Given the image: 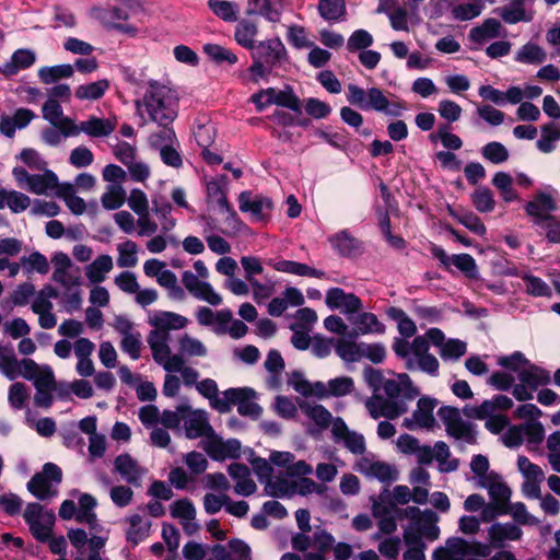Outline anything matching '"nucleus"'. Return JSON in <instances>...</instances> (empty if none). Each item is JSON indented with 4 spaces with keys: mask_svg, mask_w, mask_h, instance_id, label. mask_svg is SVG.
Instances as JSON below:
<instances>
[{
    "mask_svg": "<svg viewBox=\"0 0 560 560\" xmlns=\"http://www.w3.org/2000/svg\"><path fill=\"white\" fill-rule=\"evenodd\" d=\"M385 397L373 394L365 401V407L370 416L374 419L381 417L395 419L408 410V400L415 399L419 395V389L413 386L410 377L406 373L398 374L396 377L386 378L382 389Z\"/></svg>",
    "mask_w": 560,
    "mask_h": 560,
    "instance_id": "f257e3e1",
    "label": "nucleus"
},
{
    "mask_svg": "<svg viewBox=\"0 0 560 560\" xmlns=\"http://www.w3.org/2000/svg\"><path fill=\"white\" fill-rule=\"evenodd\" d=\"M90 15L106 30L116 31L130 38L140 37L144 33L139 24L128 23L131 18H138V22L142 23L145 8L141 0H119L118 4L95 5Z\"/></svg>",
    "mask_w": 560,
    "mask_h": 560,
    "instance_id": "f03ea898",
    "label": "nucleus"
},
{
    "mask_svg": "<svg viewBox=\"0 0 560 560\" xmlns=\"http://www.w3.org/2000/svg\"><path fill=\"white\" fill-rule=\"evenodd\" d=\"M138 112L144 110L150 120L161 127L170 126L178 113V100L175 93L158 81H150L143 96L137 102Z\"/></svg>",
    "mask_w": 560,
    "mask_h": 560,
    "instance_id": "7ed1b4c3",
    "label": "nucleus"
},
{
    "mask_svg": "<svg viewBox=\"0 0 560 560\" xmlns=\"http://www.w3.org/2000/svg\"><path fill=\"white\" fill-rule=\"evenodd\" d=\"M347 101L362 110H374L390 117H400L407 109L404 100L375 86L364 90L355 84H349Z\"/></svg>",
    "mask_w": 560,
    "mask_h": 560,
    "instance_id": "20e7f679",
    "label": "nucleus"
},
{
    "mask_svg": "<svg viewBox=\"0 0 560 560\" xmlns=\"http://www.w3.org/2000/svg\"><path fill=\"white\" fill-rule=\"evenodd\" d=\"M194 268L196 273L189 270L183 272L182 282L186 290L199 301H205L213 306L220 305L222 302L221 295L206 281L209 277V270L205 262L197 260L194 262Z\"/></svg>",
    "mask_w": 560,
    "mask_h": 560,
    "instance_id": "39448f33",
    "label": "nucleus"
},
{
    "mask_svg": "<svg viewBox=\"0 0 560 560\" xmlns=\"http://www.w3.org/2000/svg\"><path fill=\"white\" fill-rule=\"evenodd\" d=\"M24 521L28 525L33 537L45 542L49 540L55 525V514L51 510L38 503H28L23 513Z\"/></svg>",
    "mask_w": 560,
    "mask_h": 560,
    "instance_id": "423d86ee",
    "label": "nucleus"
},
{
    "mask_svg": "<svg viewBox=\"0 0 560 560\" xmlns=\"http://www.w3.org/2000/svg\"><path fill=\"white\" fill-rule=\"evenodd\" d=\"M170 334L151 331L148 336L153 360L161 365L167 373H175L184 364V359L179 354H173L170 348Z\"/></svg>",
    "mask_w": 560,
    "mask_h": 560,
    "instance_id": "0eeeda50",
    "label": "nucleus"
},
{
    "mask_svg": "<svg viewBox=\"0 0 560 560\" xmlns=\"http://www.w3.org/2000/svg\"><path fill=\"white\" fill-rule=\"evenodd\" d=\"M61 469L52 463L44 465L42 472L33 476L27 483L28 491L39 500L55 497L56 487L61 482Z\"/></svg>",
    "mask_w": 560,
    "mask_h": 560,
    "instance_id": "6e6552de",
    "label": "nucleus"
},
{
    "mask_svg": "<svg viewBox=\"0 0 560 560\" xmlns=\"http://www.w3.org/2000/svg\"><path fill=\"white\" fill-rule=\"evenodd\" d=\"M438 416L444 423L450 436L467 444L476 442V432L472 424L462 418L457 408L451 406L441 407L438 410Z\"/></svg>",
    "mask_w": 560,
    "mask_h": 560,
    "instance_id": "1a4fd4ad",
    "label": "nucleus"
},
{
    "mask_svg": "<svg viewBox=\"0 0 560 560\" xmlns=\"http://www.w3.org/2000/svg\"><path fill=\"white\" fill-rule=\"evenodd\" d=\"M436 406L438 400L435 398L429 396L421 397L412 415L404 419L402 425L410 431L420 429L433 431L439 427L433 413Z\"/></svg>",
    "mask_w": 560,
    "mask_h": 560,
    "instance_id": "9d476101",
    "label": "nucleus"
},
{
    "mask_svg": "<svg viewBox=\"0 0 560 560\" xmlns=\"http://www.w3.org/2000/svg\"><path fill=\"white\" fill-rule=\"evenodd\" d=\"M24 378L33 382L36 393L34 404L37 407L48 408L52 404V392L56 383L52 370L48 365H38L35 371L31 372V376Z\"/></svg>",
    "mask_w": 560,
    "mask_h": 560,
    "instance_id": "9b49d317",
    "label": "nucleus"
},
{
    "mask_svg": "<svg viewBox=\"0 0 560 560\" xmlns=\"http://www.w3.org/2000/svg\"><path fill=\"white\" fill-rule=\"evenodd\" d=\"M37 369V363L32 359L18 360L11 346L0 343V373L13 381L20 376H31V372Z\"/></svg>",
    "mask_w": 560,
    "mask_h": 560,
    "instance_id": "f8f14e48",
    "label": "nucleus"
},
{
    "mask_svg": "<svg viewBox=\"0 0 560 560\" xmlns=\"http://www.w3.org/2000/svg\"><path fill=\"white\" fill-rule=\"evenodd\" d=\"M58 298V292L50 285L38 291L32 303L31 310L38 316V325L43 329H51L57 325V316L54 314L52 299Z\"/></svg>",
    "mask_w": 560,
    "mask_h": 560,
    "instance_id": "ddd939ff",
    "label": "nucleus"
},
{
    "mask_svg": "<svg viewBox=\"0 0 560 560\" xmlns=\"http://www.w3.org/2000/svg\"><path fill=\"white\" fill-rule=\"evenodd\" d=\"M67 135L79 136L81 132L92 138H103L109 136L116 128V118H100L91 116L89 119L81 121H67Z\"/></svg>",
    "mask_w": 560,
    "mask_h": 560,
    "instance_id": "4468645a",
    "label": "nucleus"
},
{
    "mask_svg": "<svg viewBox=\"0 0 560 560\" xmlns=\"http://www.w3.org/2000/svg\"><path fill=\"white\" fill-rule=\"evenodd\" d=\"M332 439L355 455L365 453V439L361 433L351 431L341 418H335L331 427Z\"/></svg>",
    "mask_w": 560,
    "mask_h": 560,
    "instance_id": "2eb2a0df",
    "label": "nucleus"
},
{
    "mask_svg": "<svg viewBox=\"0 0 560 560\" xmlns=\"http://www.w3.org/2000/svg\"><path fill=\"white\" fill-rule=\"evenodd\" d=\"M228 178L225 175L215 176L206 182L207 200L210 203L217 205L221 211L229 214V219L238 223L237 213L229 203L226 198Z\"/></svg>",
    "mask_w": 560,
    "mask_h": 560,
    "instance_id": "dca6fc26",
    "label": "nucleus"
},
{
    "mask_svg": "<svg viewBox=\"0 0 560 560\" xmlns=\"http://www.w3.org/2000/svg\"><path fill=\"white\" fill-rule=\"evenodd\" d=\"M54 267L52 280L61 287H71L73 284H81V277L79 270L73 268L70 257L62 253L57 252L51 257Z\"/></svg>",
    "mask_w": 560,
    "mask_h": 560,
    "instance_id": "f3484780",
    "label": "nucleus"
},
{
    "mask_svg": "<svg viewBox=\"0 0 560 560\" xmlns=\"http://www.w3.org/2000/svg\"><path fill=\"white\" fill-rule=\"evenodd\" d=\"M523 536L522 528L513 522L493 523L488 528V542L490 548L502 549L511 541H518Z\"/></svg>",
    "mask_w": 560,
    "mask_h": 560,
    "instance_id": "a211bd4d",
    "label": "nucleus"
},
{
    "mask_svg": "<svg viewBox=\"0 0 560 560\" xmlns=\"http://www.w3.org/2000/svg\"><path fill=\"white\" fill-rule=\"evenodd\" d=\"M325 302L330 310H338L347 316L355 314L362 308V302L355 294L348 293L340 288L329 289Z\"/></svg>",
    "mask_w": 560,
    "mask_h": 560,
    "instance_id": "6ab92c4d",
    "label": "nucleus"
},
{
    "mask_svg": "<svg viewBox=\"0 0 560 560\" xmlns=\"http://www.w3.org/2000/svg\"><path fill=\"white\" fill-rule=\"evenodd\" d=\"M183 423L186 435L189 439L210 436L213 433V430L209 423L208 413L201 409H191L188 406V410L185 412Z\"/></svg>",
    "mask_w": 560,
    "mask_h": 560,
    "instance_id": "aec40b11",
    "label": "nucleus"
},
{
    "mask_svg": "<svg viewBox=\"0 0 560 560\" xmlns=\"http://www.w3.org/2000/svg\"><path fill=\"white\" fill-rule=\"evenodd\" d=\"M238 202L240 210L242 212H249L253 221L255 222L264 221L272 206L269 198L262 196L253 197L248 191H243L240 194Z\"/></svg>",
    "mask_w": 560,
    "mask_h": 560,
    "instance_id": "412c9836",
    "label": "nucleus"
},
{
    "mask_svg": "<svg viewBox=\"0 0 560 560\" xmlns=\"http://www.w3.org/2000/svg\"><path fill=\"white\" fill-rule=\"evenodd\" d=\"M513 407V400L505 395H495L491 399L485 400L478 407L468 411L469 417L486 420L493 416H500Z\"/></svg>",
    "mask_w": 560,
    "mask_h": 560,
    "instance_id": "4be33fe9",
    "label": "nucleus"
},
{
    "mask_svg": "<svg viewBox=\"0 0 560 560\" xmlns=\"http://www.w3.org/2000/svg\"><path fill=\"white\" fill-rule=\"evenodd\" d=\"M170 513L172 517L180 522L188 535H192L199 529V525L196 522V509L190 500L180 499L174 501L170 505Z\"/></svg>",
    "mask_w": 560,
    "mask_h": 560,
    "instance_id": "5701e85b",
    "label": "nucleus"
},
{
    "mask_svg": "<svg viewBox=\"0 0 560 560\" xmlns=\"http://www.w3.org/2000/svg\"><path fill=\"white\" fill-rule=\"evenodd\" d=\"M115 470L130 485H139L147 469L129 454H120L114 462Z\"/></svg>",
    "mask_w": 560,
    "mask_h": 560,
    "instance_id": "b1692460",
    "label": "nucleus"
},
{
    "mask_svg": "<svg viewBox=\"0 0 560 560\" xmlns=\"http://www.w3.org/2000/svg\"><path fill=\"white\" fill-rule=\"evenodd\" d=\"M269 460L272 465L284 468L289 476H307L313 471L305 460L295 462V456L290 452L273 451Z\"/></svg>",
    "mask_w": 560,
    "mask_h": 560,
    "instance_id": "393cba45",
    "label": "nucleus"
},
{
    "mask_svg": "<svg viewBox=\"0 0 560 560\" xmlns=\"http://www.w3.org/2000/svg\"><path fill=\"white\" fill-rule=\"evenodd\" d=\"M557 195V190L551 186L539 191L536 197L526 205L525 209L527 214L537 219L546 218L550 211L556 209Z\"/></svg>",
    "mask_w": 560,
    "mask_h": 560,
    "instance_id": "a878e982",
    "label": "nucleus"
},
{
    "mask_svg": "<svg viewBox=\"0 0 560 560\" xmlns=\"http://www.w3.org/2000/svg\"><path fill=\"white\" fill-rule=\"evenodd\" d=\"M35 118L33 110L28 108H18L12 115L0 116V132L12 138L16 130L23 129Z\"/></svg>",
    "mask_w": 560,
    "mask_h": 560,
    "instance_id": "bb28decb",
    "label": "nucleus"
},
{
    "mask_svg": "<svg viewBox=\"0 0 560 560\" xmlns=\"http://www.w3.org/2000/svg\"><path fill=\"white\" fill-rule=\"evenodd\" d=\"M526 0H512L510 3L499 7L494 12L508 24L530 22L534 19V11L527 9Z\"/></svg>",
    "mask_w": 560,
    "mask_h": 560,
    "instance_id": "cd10ccee",
    "label": "nucleus"
},
{
    "mask_svg": "<svg viewBox=\"0 0 560 560\" xmlns=\"http://www.w3.org/2000/svg\"><path fill=\"white\" fill-rule=\"evenodd\" d=\"M149 323L154 327L153 331L170 334V330L185 328L188 319L177 313L156 311L150 316Z\"/></svg>",
    "mask_w": 560,
    "mask_h": 560,
    "instance_id": "c85d7f7f",
    "label": "nucleus"
},
{
    "mask_svg": "<svg viewBox=\"0 0 560 560\" xmlns=\"http://www.w3.org/2000/svg\"><path fill=\"white\" fill-rule=\"evenodd\" d=\"M404 514L410 520L407 527L404 528L402 537L406 546L425 547L422 540V527L420 520V510L416 506H408L405 509Z\"/></svg>",
    "mask_w": 560,
    "mask_h": 560,
    "instance_id": "c756f323",
    "label": "nucleus"
},
{
    "mask_svg": "<svg viewBox=\"0 0 560 560\" xmlns=\"http://www.w3.org/2000/svg\"><path fill=\"white\" fill-rule=\"evenodd\" d=\"M248 14H258L271 23H278L281 20L283 10V0H249Z\"/></svg>",
    "mask_w": 560,
    "mask_h": 560,
    "instance_id": "7c9ffc66",
    "label": "nucleus"
},
{
    "mask_svg": "<svg viewBox=\"0 0 560 560\" xmlns=\"http://www.w3.org/2000/svg\"><path fill=\"white\" fill-rule=\"evenodd\" d=\"M479 485L488 490L490 498L502 509L511 502L512 491L498 475L491 472L490 478H485Z\"/></svg>",
    "mask_w": 560,
    "mask_h": 560,
    "instance_id": "2f4dec72",
    "label": "nucleus"
},
{
    "mask_svg": "<svg viewBox=\"0 0 560 560\" xmlns=\"http://www.w3.org/2000/svg\"><path fill=\"white\" fill-rule=\"evenodd\" d=\"M502 25L501 22L495 19H486L480 25L472 27L469 31L470 42L477 45H483L485 43L494 39L501 35Z\"/></svg>",
    "mask_w": 560,
    "mask_h": 560,
    "instance_id": "473e14b6",
    "label": "nucleus"
},
{
    "mask_svg": "<svg viewBox=\"0 0 560 560\" xmlns=\"http://www.w3.org/2000/svg\"><path fill=\"white\" fill-rule=\"evenodd\" d=\"M285 54V48L279 38H271L259 43L255 49V57L265 61L267 65L273 66Z\"/></svg>",
    "mask_w": 560,
    "mask_h": 560,
    "instance_id": "72a5a7b5",
    "label": "nucleus"
},
{
    "mask_svg": "<svg viewBox=\"0 0 560 560\" xmlns=\"http://www.w3.org/2000/svg\"><path fill=\"white\" fill-rule=\"evenodd\" d=\"M36 60V55L31 49H18L13 52L10 61L5 62L0 71L7 75L11 77L16 74L20 70H24L34 65Z\"/></svg>",
    "mask_w": 560,
    "mask_h": 560,
    "instance_id": "f704fd0d",
    "label": "nucleus"
},
{
    "mask_svg": "<svg viewBox=\"0 0 560 560\" xmlns=\"http://www.w3.org/2000/svg\"><path fill=\"white\" fill-rule=\"evenodd\" d=\"M114 267L113 258L109 255H100L91 264L85 266L84 272L88 280L97 284L106 279L107 273L112 271Z\"/></svg>",
    "mask_w": 560,
    "mask_h": 560,
    "instance_id": "c9c22d12",
    "label": "nucleus"
},
{
    "mask_svg": "<svg viewBox=\"0 0 560 560\" xmlns=\"http://www.w3.org/2000/svg\"><path fill=\"white\" fill-rule=\"evenodd\" d=\"M514 60L523 65H541L547 60V52L541 46L529 40L517 49Z\"/></svg>",
    "mask_w": 560,
    "mask_h": 560,
    "instance_id": "e433bc0d",
    "label": "nucleus"
},
{
    "mask_svg": "<svg viewBox=\"0 0 560 560\" xmlns=\"http://www.w3.org/2000/svg\"><path fill=\"white\" fill-rule=\"evenodd\" d=\"M58 187L57 175L45 168L44 173L32 175L25 189L36 195H46Z\"/></svg>",
    "mask_w": 560,
    "mask_h": 560,
    "instance_id": "4c0bfd02",
    "label": "nucleus"
},
{
    "mask_svg": "<svg viewBox=\"0 0 560 560\" xmlns=\"http://www.w3.org/2000/svg\"><path fill=\"white\" fill-rule=\"evenodd\" d=\"M126 522L128 523L126 537L129 542L138 545L148 537L150 530L148 518L135 514L126 518Z\"/></svg>",
    "mask_w": 560,
    "mask_h": 560,
    "instance_id": "58836bf2",
    "label": "nucleus"
},
{
    "mask_svg": "<svg viewBox=\"0 0 560 560\" xmlns=\"http://www.w3.org/2000/svg\"><path fill=\"white\" fill-rule=\"evenodd\" d=\"M273 268L280 272L302 277L324 278L326 276L323 270H318L306 264L293 260H280L273 265Z\"/></svg>",
    "mask_w": 560,
    "mask_h": 560,
    "instance_id": "ea45409f",
    "label": "nucleus"
},
{
    "mask_svg": "<svg viewBox=\"0 0 560 560\" xmlns=\"http://www.w3.org/2000/svg\"><path fill=\"white\" fill-rule=\"evenodd\" d=\"M502 514L510 515L516 525L536 526L539 518L530 514L523 502H510L501 510Z\"/></svg>",
    "mask_w": 560,
    "mask_h": 560,
    "instance_id": "a19ab883",
    "label": "nucleus"
},
{
    "mask_svg": "<svg viewBox=\"0 0 560 560\" xmlns=\"http://www.w3.org/2000/svg\"><path fill=\"white\" fill-rule=\"evenodd\" d=\"M372 513L378 521V533L373 535L374 540L381 539V534L392 535L397 529V523L394 516L389 515L387 508L374 501L372 504Z\"/></svg>",
    "mask_w": 560,
    "mask_h": 560,
    "instance_id": "79ce46f5",
    "label": "nucleus"
},
{
    "mask_svg": "<svg viewBox=\"0 0 560 560\" xmlns=\"http://www.w3.org/2000/svg\"><path fill=\"white\" fill-rule=\"evenodd\" d=\"M43 117L55 127L61 129L66 135L68 127L67 121H74L63 116L61 105L55 98H48L43 105Z\"/></svg>",
    "mask_w": 560,
    "mask_h": 560,
    "instance_id": "37998d69",
    "label": "nucleus"
},
{
    "mask_svg": "<svg viewBox=\"0 0 560 560\" xmlns=\"http://www.w3.org/2000/svg\"><path fill=\"white\" fill-rule=\"evenodd\" d=\"M517 377L520 382L528 385L532 389H536L540 385L548 384L550 381V375L546 370L540 369L530 362L520 371V375Z\"/></svg>",
    "mask_w": 560,
    "mask_h": 560,
    "instance_id": "c03bdc74",
    "label": "nucleus"
},
{
    "mask_svg": "<svg viewBox=\"0 0 560 560\" xmlns=\"http://www.w3.org/2000/svg\"><path fill=\"white\" fill-rule=\"evenodd\" d=\"M485 0H468L458 2L451 10L452 18L456 21H470L481 14L485 9Z\"/></svg>",
    "mask_w": 560,
    "mask_h": 560,
    "instance_id": "a18cd8bd",
    "label": "nucleus"
},
{
    "mask_svg": "<svg viewBox=\"0 0 560 560\" xmlns=\"http://www.w3.org/2000/svg\"><path fill=\"white\" fill-rule=\"evenodd\" d=\"M300 408L303 413L312 420L317 427L325 429L332 424L331 413L322 405L311 404L308 401H302Z\"/></svg>",
    "mask_w": 560,
    "mask_h": 560,
    "instance_id": "49530a36",
    "label": "nucleus"
},
{
    "mask_svg": "<svg viewBox=\"0 0 560 560\" xmlns=\"http://www.w3.org/2000/svg\"><path fill=\"white\" fill-rule=\"evenodd\" d=\"M258 33V27L256 23L242 20L237 23L235 27L234 37L238 45L246 49L255 48V38Z\"/></svg>",
    "mask_w": 560,
    "mask_h": 560,
    "instance_id": "de8ad7c7",
    "label": "nucleus"
},
{
    "mask_svg": "<svg viewBox=\"0 0 560 560\" xmlns=\"http://www.w3.org/2000/svg\"><path fill=\"white\" fill-rule=\"evenodd\" d=\"M386 315L397 323L398 331L405 338H410L416 334L417 326L404 310L392 306L386 310Z\"/></svg>",
    "mask_w": 560,
    "mask_h": 560,
    "instance_id": "09e8293b",
    "label": "nucleus"
},
{
    "mask_svg": "<svg viewBox=\"0 0 560 560\" xmlns=\"http://www.w3.org/2000/svg\"><path fill=\"white\" fill-rule=\"evenodd\" d=\"M208 7L219 19L225 22H236L240 7L236 2L226 0H208Z\"/></svg>",
    "mask_w": 560,
    "mask_h": 560,
    "instance_id": "8fccbe9b",
    "label": "nucleus"
},
{
    "mask_svg": "<svg viewBox=\"0 0 560 560\" xmlns=\"http://www.w3.org/2000/svg\"><path fill=\"white\" fill-rule=\"evenodd\" d=\"M242 395L236 400L237 411L242 416L257 418L261 413L260 406L255 401L256 394L250 388H240Z\"/></svg>",
    "mask_w": 560,
    "mask_h": 560,
    "instance_id": "3c124183",
    "label": "nucleus"
},
{
    "mask_svg": "<svg viewBox=\"0 0 560 560\" xmlns=\"http://www.w3.org/2000/svg\"><path fill=\"white\" fill-rule=\"evenodd\" d=\"M450 214L460 224H463L466 229L477 235H485L487 229L480 218L471 211L460 210L456 211L450 209Z\"/></svg>",
    "mask_w": 560,
    "mask_h": 560,
    "instance_id": "603ef678",
    "label": "nucleus"
},
{
    "mask_svg": "<svg viewBox=\"0 0 560 560\" xmlns=\"http://www.w3.org/2000/svg\"><path fill=\"white\" fill-rule=\"evenodd\" d=\"M179 355L185 357H206L208 353L203 342L188 334H184L178 338Z\"/></svg>",
    "mask_w": 560,
    "mask_h": 560,
    "instance_id": "864d4df0",
    "label": "nucleus"
},
{
    "mask_svg": "<svg viewBox=\"0 0 560 560\" xmlns=\"http://www.w3.org/2000/svg\"><path fill=\"white\" fill-rule=\"evenodd\" d=\"M57 195L63 199L67 207L73 214H82L86 205L85 201L75 195L74 187L71 184H62L58 187Z\"/></svg>",
    "mask_w": 560,
    "mask_h": 560,
    "instance_id": "5fc2aeb1",
    "label": "nucleus"
},
{
    "mask_svg": "<svg viewBox=\"0 0 560 560\" xmlns=\"http://www.w3.org/2000/svg\"><path fill=\"white\" fill-rule=\"evenodd\" d=\"M109 88V82L106 79L96 82L79 85L75 89V97L79 100L96 101L101 98Z\"/></svg>",
    "mask_w": 560,
    "mask_h": 560,
    "instance_id": "6e6d98bb",
    "label": "nucleus"
},
{
    "mask_svg": "<svg viewBox=\"0 0 560 560\" xmlns=\"http://www.w3.org/2000/svg\"><path fill=\"white\" fill-rule=\"evenodd\" d=\"M74 73L72 65L65 63L52 67H43L38 70V78L45 84H51L63 78H70Z\"/></svg>",
    "mask_w": 560,
    "mask_h": 560,
    "instance_id": "4d7b16f0",
    "label": "nucleus"
},
{
    "mask_svg": "<svg viewBox=\"0 0 560 560\" xmlns=\"http://www.w3.org/2000/svg\"><path fill=\"white\" fill-rule=\"evenodd\" d=\"M88 548L90 549L89 560H100V551L108 539V530L103 526L92 527L89 530Z\"/></svg>",
    "mask_w": 560,
    "mask_h": 560,
    "instance_id": "13d9d810",
    "label": "nucleus"
},
{
    "mask_svg": "<svg viewBox=\"0 0 560 560\" xmlns=\"http://www.w3.org/2000/svg\"><path fill=\"white\" fill-rule=\"evenodd\" d=\"M127 198L122 185H107L101 197L102 206L107 210L120 208Z\"/></svg>",
    "mask_w": 560,
    "mask_h": 560,
    "instance_id": "bf43d9fd",
    "label": "nucleus"
},
{
    "mask_svg": "<svg viewBox=\"0 0 560 560\" xmlns=\"http://www.w3.org/2000/svg\"><path fill=\"white\" fill-rule=\"evenodd\" d=\"M354 326L362 335L385 332V325L373 313H361L354 320Z\"/></svg>",
    "mask_w": 560,
    "mask_h": 560,
    "instance_id": "052dcab7",
    "label": "nucleus"
},
{
    "mask_svg": "<svg viewBox=\"0 0 560 560\" xmlns=\"http://www.w3.org/2000/svg\"><path fill=\"white\" fill-rule=\"evenodd\" d=\"M21 265L26 275L33 272L46 275L49 271L48 259L39 252H33L31 255L22 257Z\"/></svg>",
    "mask_w": 560,
    "mask_h": 560,
    "instance_id": "680f3d73",
    "label": "nucleus"
},
{
    "mask_svg": "<svg viewBox=\"0 0 560 560\" xmlns=\"http://www.w3.org/2000/svg\"><path fill=\"white\" fill-rule=\"evenodd\" d=\"M434 457L439 464V469L442 472H451L457 469L458 460L455 458H451V452L445 442L439 441L433 446Z\"/></svg>",
    "mask_w": 560,
    "mask_h": 560,
    "instance_id": "e2e57ef3",
    "label": "nucleus"
},
{
    "mask_svg": "<svg viewBox=\"0 0 560 560\" xmlns=\"http://www.w3.org/2000/svg\"><path fill=\"white\" fill-rule=\"evenodd\" d=\"M117 265L120 268H131L138 264V247L133 241L127 240L117 245Z\"/></svg>",
    "mask_w": 560,
    "mask_h": 560,
    "instance_id": "0e129e2a",
    "label": "nucleus"
},
{
    "mask_svg": "<svg viewBox=\"0 0 560 560\" xmlns=\"http://www.w3.org/2000/svg\"><path fill=\"white\" fill-rule=\"evenodd\" d=\"M331 246L341 255H351L359 246L358 241L347 231H340L329 237Z\"/></svg>",
    "mask_w": 560,
    "mask_h": 560,
    "instance_id": "69168bd1",
    "label": "nucleus"
},
{
    "mask_svg": "<svg viewBox=\"0 0 560 560\" xmlns=\"http://www.w3.org/2000/svg\"><path fill=\"white\" fill-rule=\"evenodd\" d=\"M493 186L500 191L505 202H512L517 199V192L513 188V178L505 172H498L492 178Z\"/></svg>",
    "mask_w": 560,
    "mask_h": 560,
    "instance_id": "338daca9",
    "label": "nucleus"
},
{
    "mask_svg": "<svg viewBox=\"0 0 560 560\" xmlns=\"http://www.w3.org/2000/svg\"><path fill=\"white\" fill-rule=\"evenodd\" d=\"M560 140V127L556 124H548L541 129V137L537 141V148L544 152L549 153L555 150L556 142Z\"/></svg>",
    "mask_w": 560,
    "mask_h": 560,
    "instance_id": "774afa93",
    "label": "nucleus"
}]
</instances>
